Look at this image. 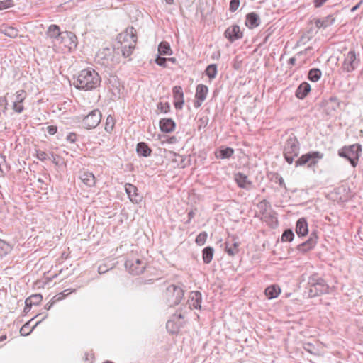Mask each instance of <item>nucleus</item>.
Listing matches in <instances>:
<instances>
[{
    "instance_id": "1",
    "label": "nucleus",
    "mask_w": 363,
    "mask_h": 363,
    "mask_svg": "<svg viewBox=\"0 0 363 363\" xmlns=\"http://www.w3.org/2000/svg\"><path fill=\"white\" fill-rule=\"evenodd\" d=\"M101 78L97 72L92 69H82L78 74L76 87L79 89L91 90L100 85Z\"/></svg>"
},
{
    "instance_id": "2",
    "label": "nucleus",
    "mask_w": 363,
    "mask_h": 363,
    "mask_svg": "<svg viewBox=\"0 0 363 363\" xmlns=\"http://www.w3.org/2000/svg\"><path fill=\"white\" fill-rule=\"evenodd\" d=\"M116 40V48L121 50L125 57H129L133 53L137 41V37L133 33V28L118 34Z\"/></svg>"
},
{
    "instance_id": "3",
    "label": "nucleus",
    "mask_w": 363,
    "mask_h": 363,
    "mask_svg": "<svg viewBox=\"0 0 363 363\" xmlns=\"http://www.w3.org/2000/svg\"><path fill=\"white\" fill-rule=\"evenodd\" d=\"M307 289H308V296L311 298L329 293L328 284L317 273H314L309 277Z\"/></svg>"
},
{
    "instance_id": "4",
    "label": "nucleus",
    "mask_w": 363,
    "mask_h": 363,
    "mask_svg": "<svg viewBox=\"0 0 363 363\" xmlns=\"http://www.w3.org/2000/svg\"><path fill=\"white\" fill-rule=\"evenodd\" d=\"M162 297L169 306H177L184 297L183 286L182 284H169L163 291Z\"/></svg>"
},
{
    "instance_id": "5",
    "label": "nucleus",
    "mask_w": 363,
    "mask_h": 363,
    "mask_svg": "<svg viewBox=\"0 0 363 363\" xmlns=\"http://www.w3.org/2000/svg\"><path fill=\"white\" fill-rule=\"evenodd\" d=\"M300 152V143L297 138L291 134L285 142L283 155L289 164H293L294 158L297 157Z\"/></svg>"
},
{
    "instance_id": "6",
    "label": "nucleus",
    "mask_w": 363,
    "mask_h": 363,
    "mask_svg": "<svg viewBox=\"0 0 363 363\" xmlns=\"http://www.w3.org/2000/svg\"><path fill=\"white\" fill-rule=\"evenodd\" d=\"M362 152V145L359 143L345 145L338 150V155L340 157L346 159L350 164L355 167L357 165L360 154Z\"/></svg>"
},
{
    "instance_id": "7",
    "label": "nucleus",
    "mask_w": 363,
    "mask_h": 363,
    "mask_svg": "<svg viewBox=\"0 0 363 363\" xmlns=\"http://www.w3.org/2000/svg\"><path fill=\"white\" fill-rule=\"evenodd\" d=\"M324 155L319 151H310L302 155L295 161V167H301L306 165L308 168L315 167L323 159Z\"/></svg>"
},
{
    "instance_id": "8",
    "label": "nucleus",
    "mask_w": 363,
    "mask_h": 363,
    "mask_svg": "<svg viewBox=\"0 0 363 363\" xmlns=\"http://www.w3.org/2000/svg\"><path fill=\"white\" fill-rule=\"evenodd\" d=\"M359 63V60L357 58L354 50H350L347 54L344 55V61L342 64L341 69L345 72H352L356 69Z\"/></svg>"
},
{
    "instance_id": "9",
    "label": "nucleus",
    "mask_w": 363,
    "mask_h": 363,
    "mask_svg": "<svg viewBox=\"0 0 363 363\" xmlns=\"http://www.w3.org/2000/svg\"><path fill=\"white\" fill-rule=\"evenodd\" d=\"M60 48L63 52H71L72 50L77 47V37L72 32H65L61 37L59 41Z\"/></svg>"
},
{
    "instance_id": "10",
    "label": "nucleus",
    "mask_w": 363,
    "mask_h": 363,
    "mask_svg": "<svg viewBox=\"0 0 363 363\" xmlns=\"http://www.w3.org/2000/svg\"><path fill=\"white\" fill-rule=\"evenodd\" d=\"M146 262L138 257H133L125 262V267L130 273L135 275L142 274L146 268Z\"/></svg>"
},
{
    "instance_id": "11",
    "label": "nucleus",
    "mask_w": 363,
    "mask_h": 363,
    "mask_svg": "<svg viewBox=\"0 0 363 363\" xmlns=\"http://www.w3.org/2000/svg\"><path fill=\"white\" fill-rule=\"evenodd\" d=\"M318 236L317 231L313 230L311 232L309 238L305 242L298 244L296 246V250H298L300 253L304 255L314 249L318 242Z\"/></svg>"
},
{
    "instance_id": "12",
    "label": "nucleus",
    "mask_w": 363,
    "mask_h": 363,
    "mask_svg": "<svg viewBox=\"0 0 363 363\" xmlns=\"http://www.w3.org/2000/svg\"><path fill=\"white\" fill-rule=\"evenodd\" d=\"M27 97V93L23 89L16 91L12 96V109L18 113L24 110L23 101Z\"/></svg>"
},
{
    "instance_id": "13",
    "label": "nucleus",
    "mask_w": 363,
    "mask_h": 363,
    "mask_svg": "<svg viewBox=\"0 0 363 363\" xmlns=\"http://www.w3.org/2000/svg\"><path fill=\"white\" fill-rule=\"evenodd\" d=\"M101 120V112L99 110H94L84 118L82 124L84 128L91 129L96 128L100 123Z\"/></svg>"
},
{
    "instance_id": "14",
    "label": "nucleus",
    "mask_w": 363,
    "mask_h": 363,
    "mask_svg": "<svg viewBox=\"0 0 363 363\" xmlns=\"http://www.w3.org/2000/svg\"><path fill=\"white\" fill-rule=\"evenodd\" d=\"M208 87L203 84H199L196 86V92L194 101V106L199 108L201 106L208 94Z\"/></svg>"
},
{
    "instance_id": "15",
    "label": "nucleus",
    "mask_w": 363,
    "mask_h": 363,
    "mask_svg": "<svg viewBox=\"0 0 363 363\" xmlns=\"http://www.w3.org/2000/svg\"><path fill=\"white\" fill-rule=\"evenodd\" d=\"M320 105L324 108L327 115H330L332 112L335 111L338 108L340 101L336 96H330L328 99H324Z\"/></svg>"
},
{
    "instance_id": "16",
    "label": "nucleus",
    "mask_w": 363,
    "mask_h": 363,
    "mask_svg": "<svg viewBox=\"0 0 363 363\" xmlns=\"http://www.w3.org/2000/svg\"><path fill=\"white\" fill-rule=\"evenodd\" d=\"M172 96L175 108L182 110L184 104V94L181 86H174L172 88Z\"/></svg>"
},
{
    "instance_id": "17",
    "label": "nucleus",
    "mask_w": 363,
    "mask_h": 363,
    "mask_svg": "<svg viewBox=\"0 0 363 363\" xmlns=\"http://www.w3.org/2000/svg\"><path fill=\"white\" fill-rule=\"evenodd\" d=\"M185 318L184 314L176 313L173 315V319L167 323V329L171 333H177L179 332L180 328L183 325L184 323L180 321V319Z\"/></svg>"
},
{
    "instance_id": "18",
    "label": "nucleus",
    "mask_w": 363,
    "mask_h": 363,
    "mask_svg": "<svg viewBox=\"0 0 363 363\" xmlns=\"http://www.w3.org/2000/svg\"><path fill=\"white\" fill-rule=\"evenodd\" d=\"M243 34L240 27L237 25H233L228 28L225 31V36L230 41L240 39L242 37Z\"/></svg>"
},
{
    "instance_id": "19",
    "label": "nucleus",
    "mask_w": 363,
    "mask_h": 363,
    "mask_svg": "<svg viewBox=\"0 0 363 363\" xmlns=\"http://www.w3.org/2000/svg\"><path fill=\"white\" fill-rule=\"evenodd\" d=\"M295 231L298 237H304L308 234V225L306 218H300L296 223Z\"/></svg>"
},
{
    "instance_id": "20",
    "label": "nucleus",
    "mask_w": 363,
    "mask_h": 363,
    "mask_svg": "<svg viewBox=\"0 0 363 363\" xmlns=\"http://www.w3.org/2000/svg\"><path fill=\"white\" fill-rule=\"evenodd\" d=\"M125 190L130 200L135 203H138L141 201V197L138 193V189L132 184L127 183L125 185Z\"/></svg>"
},
{
    "instance_id": "21",
    "label": "nucleus",
    "mask_w": 363,
    "mask_h": 363,
    "mask_svg": "<svg viewBox=\"0 0 363 363\" xmlns=\"http://www.w3.org/2000/svg\"><path fill=\"white\" fill-rule=\"evenodd\" d=\"M311 86L307 82L301 83L295 91V96L301 100L304 99L310 93Z\"/></svg>"
},
{
    "instance_id": "22",
    "label": "nucleus",
    "mask_w": 363,
    "mask_h": 363,
    "mask_svg": "<svg viewBox=\"0 0 363 363\" xmlns=\"http://www.w3.org/2000/svg\"><path fill=\"white\" fill-rule=\"evenodd\" d=\"M79 179L82 183L88 187L95 186L96 184V179L93 173L85 171L81 173Z\"/></svg>"
},
{
    "instance_id": "23",
    "label": "nucleus",
    "mask_w": 363,
    "mask_h": 363,
    "mask_svg": "<svg viewBox=\"0 0 363 363\" xmlns=\"http://www.w3.org/2000/svg\"><path fill=\"white\" fill-rule=\"evenodd\" d=\"M160 130L163 133H171L175 129L176 124L171 118H162L159 122Z\"/></svg>"
},
{
    "instance_id": "24",
    "label": "nucleus",
    "mask_w": 363,
    "mask_h": 363,
    "mask_svg": "<svg viewBox=\"0 0 363 363\" xmlns=\"http://www.w3.org/2000/svg\"><path fill=\"white\" fill-rule=\"evenodd\" d=\"M335 21L333 15H328L323 18L315 19V25L318 28H326L333 25Z\"/></svg>"
},
{
    "instance_id": "25",
    "label": "nucleus",
    "mask_w": 363,
    "mask_h": 363,
    "mask_svg": "<svg viewBox=\"0 0 363 363\" xmlns=\"http://www.w3.org/2000/svg\"><path fill=\"white\" fill-rule=\"evenodd\" d=\"M201 294L199 291H192L190 294V299L189 300V304L190 308L195 309L201 308Z\"/></svg>"
},
{
    "instance_id": "26",
    "label": "nucleus",
    "mask_w": 363,
    "mask_h": 363,
    "mask_svg": "<svg viewBox=\"0 0 363 363\" xmlns=\"http://www.w3.org/2000/svg\"><path fill=\"white\" fill-rule=\"evenodd\" d=\"M234 153V150L230 147H220L216 150L215 156L217 159L230 158Z\"/></svg>"
},
{
    "instance_id": "27",
    "label": "nucleus",
    "mask_w": 363,
    "mask_h": 363,
    "mask_svg": "<svg viewBox=\"0 0 363 363\" xmlns=\"http://www.w3.org/2000/svg\"><path fill=\"white\" fill-rule=\"evenodd\" d=\"M281 293L280 288L275 284H272L267 287L264 290L265 296L269 299H273L277 298Z\"/></svg>"
},
{
    "instance_id": "28",
    "label": "nucleus",
    "mask_w": 363,
    "mask_h": 363,
    "mask_svg": "<svg viewBox=\"0 0 363 363\" xmlns=\"http://www.w3.org/2000/svg\"><path fill=\"white\" fill-rule=\"evenodd\" d=\"M225 251L230 256L236 255L239 251V243L235 242L234 239L227 241L225 242Z\"/></svg>"
},
{
    "instance_id": "29",
    "label": "nucleus",
    "mask_w": 363,
    "mask_h": 363,
    "mask_svg": "<svg viewBox=\"0 0 363 363\" xmlns=\"http://www.w3.org/2000/svg\"><path fill=\"white\" fill-rule=\"evenodd\" d=\"M0 32L9 38H16L18 34V30L14 27L8 25H2L0 28Z\"/></svg>"
},
{
    "instance_id": "30",
    "label": "nucleus",
    "mask_w": 363,
    "mask_h": 363,
    "mask_svg": "<svg viewBox=\"0 0 363 363\" xmlns=\"http://www.w3.org/2000/svg\"><path fill=\"white\" fill-rule=\"evenodd\" d=\"M47 34L48 37L51 38L57 39V41H60V37L62 35H61V32L60 30L59 26L57 25H51L49 26Z\"/></svg>"
},
{
    "instance_id": "31",
    "label": "nucleus",
    "mask_w": 363,
    "mask_h": 363,
    "mask_svg": "<svg viewBox=\"0 0 363 363\" xmlns=\"http://www.w3.org/2000/svg\"><path fill=\"white\" fill-rule=\"evenodd\" d=\"M158 52L160 55H172L173 52L169 43L161 42L158 45Z\"/></svg>"
},
{
    "instance_id": "32",
    "label": "nucleus",
    "mask_w": 363,
    "mask_h": 363,
    "mask_svg": "<svg viewBox=\"0 0 363 363\" xmlns=\"http://www.w3.org/2000/svg\"><path fill=\"white\" fill-rule=\"evenodd\" d=\"M322 76V72L318 68H312L308 71V79L311 82H318Z\"/></svg>"
},
{
    "instance_id": "33",
    "label": "nucleus",
    "mask_w": 363,
    "mask_h": 363,
    "mask_svg": "<svg viewBox=\"0 0 363 363\" xmlns=\"http://www.w3.org/2000/svg\"><path fill=\"white\" fill-rule=\"evenodd\" d=\"M214 250L211 247H206L203 250V260L206 264H209L213 257Z\"/></svg>"
},
{
    "instance_id": "34",
    "label": "nucleus",
    "mask_w": 363,
    "mask_h": 363,
    "mask_svg": "<svg viewBox=\"0 0 363 363\" xmlns=\"http://www.w3.org/2000/svg\"><path fill=\"white\" fill-rule=\"evenodd\" d=\"M42 295L33 294L26 300V307H30L32 305H38L42 301Z\"/></svg>"
},
{
    "instance_id": "35",
    "label": "nucleus",
    "mask_w": 363,
    "mask_h": 363,
    "mask_svg": "<svg viewBox=\"0 0 363 363\" xmlns=\"http://www.w3.org/2000/svg\"><path fill=\"white\" fill-rule=\"evenodd\" d=\"M115 124H116V119L114 118L113 116L112 115H108L106 119V122H105V130L107 132V133H112L113 129H114V127H115Z\"/></svg>"
},
{
    "instance_id": "36",
    "label": "nucleus",
    "mask_w": 363,
    "mask_h": 363,
    "mask_svg": "<svg viewBox=\"0 0 363 363\" xmlns=\"http://www.w3.org/2000/svg\"><path fill=\"white\" fill-rule=\"evenodd\" d=\"M137 152L143 156H148L151 152V150L145 143H140L137 145Z\"/></svg>"
},
{
    "instance_id": "37",
    "label": "nucleus",
    "mask_w": 363,
    "mask_h": 363,
    "mask_svg": "<svg viewBox=\"0 0 363 363\" xmlns=\"http://www.w3.org/2000/svg\"><path fill=\"white\" fill-rule=\"evenodd\" d=\"M294 233L292 229L286 228L284 230L281 235V241L282 242H291L294 238Z\"/></svg>"
},
{
    "instance_id": "38",
    "label": "nucleus",
    "mask_w": 363,
    "mask_h": 363,
    "mask_svg": "<svg viewBox=\"0 0 363 363\" xmlns=\"http://www.w3.org/2000/svg\"><path fill=\"white\" fill-rule=\"evenodd\" d=\"M205 73L210 79H213L217 74L216 65L215 64L208 65L205 70Z\"/></svg>"
},
{
    "instance_id": "39",
    "label": "nucleus",
    "mask_w": 363,
    "mask_h": 363,
    "mask_svg": "<svg viewBox=\"0 0 363 363\" xmlns=\"http://www.w3.org/2000/svg\"><path fill=\"white\" fill-rule=\"evenodd\" d=\"M157 110L162 113H167L170 111V104L169 102L160 101L157 104Z\"/></svg>"
},
{
    "instance_id": "40",
    "label": "nucleus",
    "mask_w": 363,
    "mask_h": 363,
    "mask_svg": "<svg viewBox=\"0 0 363 363\" xmlns=\"http://www.w3.org/2000/svg\"><path fill=\"white\" fill-rule=\"evenodd\" d=\"M30 321L31 320H30L29 322L26 323L21 328L20 333H21V335H29L30 333V332L33 330V329L40 322V321L37 322L35 323V325L34 326H33L32 328H30V325H29Z\"/></svg>"
},
{
    "instance_id": "41",
    "label": "nucleus",
    "mask_w": 363,
    "mask_h": 363,
    "mask_svg": "<svg viewBox=\"0 0 363 363\" xmlns=\"http://www.w3.org/2000/svg\"><path fill=\"white\" fill-rule=\"evenodd\" d=\"M207 238H208L207 233L205 231L201 232L196 238L195 242L198 245L202 246L206 243Z\"/></svg>"
},
{
    "instance_id": "42",
    "label": "nucleus",
    "mask_w": 363,
    "mask_h": 363,
    "mask_svg": "<svg viewBox=\"0 0 363 363\" xmlns=\"http://www.w3.org/2000/svg\"><path fill=\"white\" fill-rule=\"evenodd\" d=\"M260 18L258 14L251 12V29L256 28L260 24Z\"/></svg>"
},
{
    "instance_id": "43",
    "label": "nucleus",
    "mask_w": 363,
    "mask_h": 363,
    "mask_svg": "<svg viewBox=\"0 0 363 363\" xmlns=\"http://www.w3.org/2000/svg\"><path fill=\"white\" fill-rule=\"evenodd\" d=\"M235 180L240 187H245L247 183V177L238 174L235 175Z\"/></svg>"
},
{
    "instance_id": "44",
    "label": "nucleus",
    "mask_w": 363,
    "mask_h": 363,
    "mask_svg": "<svg viewBox=\"0 0 363 363\" xmlns=\"http://www.w3.org/2000/svg\"><path fill=\"white\" fill-rule=\"evenodd\" d=\"M14 6L13 0L0 1V11L11 8Z\"/></svg>"
},
{
    "instance_id": "45",
    "label": "nucleus",
    "mask_w": 363,
    "mask_h": 363,
    "mask_svg": "<svg viewBox=\"0 0 363 363\" xmlns=\"http://www.w3.org/2000/svg\"><path fill=\"white\" fill-rule=\"evenodd\" d=\"M240 6V0H231L230 2V11L235 12Z\"/></svg>"
},
{
    "instance_id": "46",
    "label": "nucleus",
    "mask_w": 363,
    "mask_h": 363,
    "mask_svg": "<svg viewBox=\"0 0 363 363\" xmlns=\"http://www.w3.org/2000/svg\"><path fill=\"white\" fill-rule=\"evenodd\" d=\"M167 58L162 57L160 56H157V57L155 59V62L161 67H167Z\"/></svg>"
},
{
    "instance_id": "47",
    "label": "nucleus",
    "mask_w": 363,
    "mask_h": 363,
    "mask_svg": "<svg viewBox=\"0 0 363 363\" xmlns=\"http://www.w3.org/2000/svg\"><path fill=\"white\" fill-rule=\"evenodd\" d=\"M82 359L84 361L92 362L94 359V354L92 352H86L84 354Z\"/></svg>"
},
{
    "instance_id": "48",
    "label": "nucleus",
    "mask_w": 363,
    "mask_h": 363,
    "mask_svg": "<svg viewBox=\"0 0 363 363\" xmlns=\"http://www.w3.org/2000/svg\"><path fill=\"white\" fill-rule=\"evenodd\" d=\"M36 157L41 161H45L48 159V154L42 150H38L36 151Z\"/></svg>"
},
{
    "instance_id": "49",
    "label": "nucleus",
    "mask_w": 363,
    "mask_h": 363,
    "mask_svg": "<svg viewBox=\"0 0 363 363\" xmlns=\"http://www.w3.org/2000/svg\"><path fill=\"white\" fill-rule=\"evenodd\" d=\"M274 179L278 182L279 185L281 187H284V188L286 189L284 180L281 176H280L279 174H276L274 175Z\"/></svg>"
},
{
    "instance_id": "50",
    "label": "nucleus",
    "mask_w": 363,
    "mask_h": 363,
    "mask_svg": "<svg viewBox=\"0 0 363 363\" xmlns=\"http://www.w3.org/2000/svg\"><path fill=\"white\" fill-rule=\"evenodd\" d=\"M77 139V135L74 133H69L67 136V140L71 143H74L76 142Z\"/></svg>"
},
{
    "instance_id": "51",
    "label": "nucleus",
    "mask_w": 363,
    "mask_h": 363,
    "mask_svg": "<svg viewBox=\"0 0 363 363\" xmlns=\"http://www.w3.org/2000/svg\"><path fill=\"white\" fill-rule=\"evenodd\" d=\"M47 130L50 135H54L57 131V127L55 125H49L47 127Z\"/></svg>"
},
{
    "instance_id": "52",
    "label": "nucleus",
    "mask_w": 363,
    "mask_h": 363,
    "mask_svg": "<svg viewBox=\"0 0 363 363\" xmlns=\"http://www.w3.org/2000/svg\"><path fill=\"white\" fill-rule=\"evenodd\" d=\"M257 207L259 209L260 212H263V211H266L267 203L265 201H262L257 205Z\"/></svg>"
},
{
    "instance_id": "53",
    "label": "nucleus",
    "mask_w": 363,
    "mask_h": 363,
    "mask_svg": "<svg viewBox=\"0 0 363 363\" xmlns=\"http://www.w3.org/2000/svg\"><path fill=\"white\" fill-rule=\"evenodd\" d=\"M327 0H314L313 4L315 8H320Z\"/></svg>"
},
{
    "instance_id": "54",
    "label": "nucleus",
    "mask_w": 363,
    "mask_h": 363,
    "mask_svg": "<svg viewBox=\"0 0 363 363\" xmlns=\"http://www.w3.org/2000/svg\"><path fill=\"white\" fill-rule=\"evenodd\" d=\"M362 3H363V0H361L358 4H357L354 6H352L350 10L351 12H354L355 11H357L360 7V6Z\"/></svg>"
},
{
    "instance_id": "55",
    "label": "nucleus",
    "mask_w": 363,
    "mask_h": 363,
    "mask_svg": "<svg viewBox=\"0 0 363 363\" xmlns=\"http://www.w3.org/2000/svg\"><path fill=\"white\" fill-rule=\"evenodd\" d=\"M65 297V295L62 293H60L59 294L54 296V301H57L62 300Z\"/></svg>"
},
{
    "instance_id": "56",
    "label": "nucleus",
    "mask_w": 363,
    "mask_h": 363,
    "mask_svg": "<svg viewBox=\"0 0 363 363\" xmlns=\"http://www.w3.org/2000/svg\"><path fill=\"white\" fill-rule=\"evenodd\" d=\"M271 219H272L271 227L273 228H277L278 225V221H277V218L272 217Z\"/></svg>"
},
{
    "instance_id": "57",
    "label": "nucleus",
    "mask_w": 363,
    "mask_h": 363,
    "mask_svg": "<svg viewBox=\"0 0 363 363\" xmlns=\"http://www.w3.org/2000/svg\"><path fill=\"white\" fill-rule=\"evenodd\" d=\"M311 347H313V345H312V344H311V343H306V344H305V345H304V349H305L306 351L309 352L310 353H313V352H311V349H310Z\"/></svg>"
},
{
    "instance_id": "58",
    "label": "nucleus",
    "mask_w": 363,
    "mask_h": 363,
    "mask_svg": "<svg viewBox=\"0 0 363 363\" xmlns=\"http://www.w3.org/2000/svg\"><path fill=\"white\" fill-rule=\"evenodd\" d=\"M296 61V57H292L289 58V60H288V64L290 65H295Z\"/></svg>"
},
{
    "instance_id": "59",
    "label": "nucleus",
    "mask_w": 363,
    "mask_h": 363,
    "mask_svg": "<svg viewBox=\"0 0 363 363\" xmlns=\"http://www.w3.org/2000/svg\"><path fill=\"white\" fill-rule=\"evenodd\" d=\"M312 49L311 47H308L307 48H306L303 51H301L298 52V55H306L308 53V52L309 50H311Z\"/></svg>"
},
{
    "instance_id": "60",
    "label": "nucleus",
    "mask_w": 363,
    "mask_h": 363,
    "mask_svg": "<svg viewBox=\"0 0 363 363\" xmlns=\"http://www.w3.org/2000/svg\"><path fill=\"white\" fill-rule=\"evenodd\" d=\"M106 271L105 267L100 265L98 268V272L99 274L104 273Z\"/></svg>"
},
{
    "instance_id": "61",
    "label": "nucleus",
    "mask_w": 363,
    "mask_h": 363,
    "mask_svg": "<svg viewBox=\"0 0 363 363\" xmlns=\"http://www.w3.org/2000/svg\"><path fill=\"white\" fill-rule=\"evenodd\" d=\"M195 213L193 211H191L188 213L189 222L194 217Z\"/></svg>"
},
{
    "instance_id": "62",
    "label": "nucleus",
    "mask_w": 363,
    "mask_h": 363,
    "mask_svg": "<svg viewBox=\"0 0 363 363\" xmlns=\"http://www.w3.org/2000/svg\"><path fill=\"white\" fill-rule=\"evenodd\" d=\"M359 330L363 332V321H360L358 323Z\"/></svg>"
},
{
    "instance_id": "63",
    "label": "nucleus",
    "mask_w": 363,
    "mask_h": 363,
    "mask_svg": "<svg viewBox=\"0 0 363 363\" xmlns=\"http://www.w3.org/2000/svg\"><path fill=\"white\" fill-rule=\"evenodd\" d=\"M167 61H170L172 63H175L177 62V60L174 57H170V58H167Z\"/></svg>"
},
{
    "instance_id": "64",
    "label": "nucleus",
    "mask_w": 363,
    "mask_h": 363,
    "mask_svg": "<svg viewBox=\"0 0 363 363\" xmlns=\"http://www.w3.org/2000/svg\"><path fill=\"white\" fill-rule=\"evenodd\" d=\"M6 339V335H4L0 337V342H2Z\"/></svg>"
}]
</instances>
